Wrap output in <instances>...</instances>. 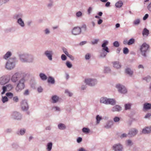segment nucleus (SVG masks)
<instances>
[{"instance_id": "obj_1", "label": "nucleus", "mask_w": 151, "mask_h": 151, "mask_svg": "<svg viewBox=\"0 0 151 151\" xmlns=\"http://www.w3.org/2000/svg\"><path fill=\"white\" fill-rule=\"evenodd\" d=\"M19 59L22 63H32L34 60V57L32 55L27 53L20 54Z\"/></svg>"}, {"instance_id": "obj_2", "label": "nucleus", "mask_w": 151, "mask_h": 151, "mask_svg": "<svg viewBox=\"0 0 151 151\" xmlns=\"http://www.w3.org/2000/svg\"><path fill=\"white\" fill-rule=\"evenodd\" d=\"M16 60L15 58H10L6 64L5 68L8 70L13 69L15 66Z\"/></svg>"}, {"instance_id": "obj_3", "label": "nucleus", "mask_w": 151, "mask_h": 151, "mask_svg": "<svg viewBox=\"0 0 151 151\" xmlns=\"http://www.w3.org/2000/svg\"><path fill=\"white\" fill-rule=\"evenodd\" d=\"M25 80L24 78H22L17 82L15 88L16 91L17 92H19L23 89L25 87L24 83Z\"/></svg>"}, {"instance_id": "obj_4", "label": "nucleus", "mask_w": 151, "mask_h": 151, "mask_svg": "<svg viewBox=\"0 0 151 151\" xmlns=\"http://www.w3.org/2000/svg\"><path fill=\"white\" fill-rule=\"evenodd\" d=\"M149 47V45L145 43H143L141 46L140 50L142 55L145 57L147 56L146 52Z\"/></svg>"}, {"instance_id": "obj_5", "label": "nucleus", "mask_w": 151, "mask_h": 151, "mask_svg": "<svg viewBox=\"0 0 151 151\" xmlns=\"http://www.w3.org/2000/svg\"><path fill=\"white\" fill-rule=\"evenodd\" d=\"M10 79V77L9 75H5L0 78V84L4 85L8 83Z\"/></svg>"}, {"instance_id": "obj_6", "label": "nucleus", "mask_w": 151, "mask_h": 151, "mask_svg": "<svg viewBox=\"0 0 151 151\" xmlns=\"http://www.w3.org/2000/svg\"><path fill=\"white\" fill-rule=\"evenodd\" d=\"M21 75L18 73H16L13 75L11 78V80L13 83L18 82L20 79Z\"/></svg>"}, {"instance_id": "obj_7", "label": "nucleus", "mask_w": 151, "mask_h": 151, "mask_svg": "<svg viewBox=\"0 0 151 151\" xmlns=\"http://www.w3.org/2000/svg\"><path fill=\"white\" fill-rule=\"evenodd\" d=\"M85 82L86 84L90 86H93L97 83V81L95 79H86L85 80Z\"/></svg>"}, {"instance_id": "obj_8", "label": "nucleus", "mask_w": 151, "mask_h": 151, "mask_svg": "<svg viewBox=\"0 0 151 151\" xmlns=\"http://www.w3.org/2000/svg\"><path fill=\"white\" fill-rule=\"evenodd\" d=\"M138 132V131L137 129L132 128L129 130L128 135L130 137H133L136 135Z\"/></svg>"}, {"instance_id": "obj_9", "label": "nucleus", "mask_w": 151, "mask_h": 151, "mask_svg": "<svg viewBox=\"0 0 151 151\" xmlns=\"http://www.w3.org/2000/svg\"><path fill=\"white\" fill-rule=\"evenodd\" d=\"M11 116L12 118L17 120L21 119L22 118L21 114L17 111L13 112L11 114Z\"/></svg>"}, {"instance_id": "obj_10", "label": "nucleus", "mask_w": 151, "mask_h": 151, "mask_svg": "<svg viewBox=\"0 0 151 151\" xmlns=\"http://www.w3.org/2000/svg\"><path fill=\"white\" fill-rule=\"evenodd\" d=\"M53 52L52 50H46L44 52V54L50 60H52V55H53Z\"/></svg>"}, {"instance_id": "obj_11", "label": "nucleus", "mask_w": 151, "mask_h": 151, "mask_svg": "<svg viewBox=\"0 0 151 151\" xmlns=\"http://www.w3.org/2000/svg\"><path fill=\"white\" fill-rule=\"evenodd\" d=\"M22 109L23 111H27L29 108L28 106L26 100H23L21 102Z\"/></svg>"}, {"instance_id": "obj_12", "label": "nucleus", "mask_w": 151, "mask_h": 151, "mask_svg": "<svg viewBox=\"0 0 151 151\" xmlns=\"http://www.w3.org/2000/svg\"><path fill=\"white\" fill-rule=\"evenodd\" d=\"M112 148L114 151H122L123 147L121 144L118 143L114 144Z\"/></svg>"}, {"instance_id": "obj_13", "label": "nucleus", "mask_w": 151, "mask_h": 151, "mask_svg": "<svg viewBox=\"0 0 151 151\" xmlns=\"http://www.w3.org/2000/svg\"><path fill=\"white\" fill-rule=\"evenodd\" d=\"M81 32V28L79 27H74L72 29V34L74 35L80 34Z\"/></svg>"}, {"instance_id": "obj_14", "label": "nucleus", "mask_w": 151, "mask_h": 151, "mask_svg": "<svg viewBox=\"0 0 151 151\" xmlns=\"http://www.w3.org/2000/svg\"><path fill=\"white\" fill-rule=\"evenodd\" d=\"M151 133V126L147 127L144 128L142 131V133L144 134H147Z\"/></svg>"}, {"instance_id": "obj_15", "label": "nucleus", "mask_w": 151, "mask_h": 151, "mask_svg": "<svg viewBox=\"0 0 151 151\" xmlns=\"http://www.w3.org/2000/svg\"><path fill=\"white\" fill-rule=\"evenodd\" d=\"M125 73L130 77H132L134 74L133 70L129 67H127L125 70Z\"/></svg>"}, {"instance_id": "obj_16", "label": "nucleus", "mask_w": 151, "mask_h": 151, "mask_svg": "<svg viewBox=\"0 0 151 151\" xmlns=\"http://www.w3.org/2000/svg\"><path fill=\"white\" fill-rule=\"evenodd\" d=\"M108 42L106 40H104L103 41V43L101 45V47H103L102 49L103 50H104L105 51L109 52V49L108 47L106 46V45L108 44Z\"/></svg>"}, {"instance_id": "obj_17", "label": "nucleus", "mask_w": 151, "mask_h": 151, "mask_svg": "<svg viewBox=\"0 0 151 151\" xmlns=\"http://www.w3.org/2000/svg\"><path fill=\"white\" fill-rule=\"evenodd\" d=\"M135 40L133 38L130 39L127 42L126 41L124 40L123 41L124 44H127L128 45H131L134 43Z\"/></svg>"}, {"instance_id": "obj_18", "label": "nucleus", "mask_w": 151, "mask_h": 151, "mask_svg": "<svg viewBox=\"0 0 151 151\" xmlns=\"http://www.w3.org/2000/svg\"><path fill=\"white\" fill-rule=\"evenodd\" d=\"M122 109V107L119 105H116L112 107L111 109V111L113 112L119 111Z\"/></svg>"}, {"instance_id": "obj_19", "label": "nucleus", "mask_w": 151, "mask_h": 151, "mask_svg": "<svg viewBox=\"0 0 151 151\" xmlns=\"http://www.w3.org/2000/svg\"><path fill=\"white\" fill-rule=\"evenodd\" d=\"M149 34V31L146 28H144L142 31L143 36L145 37H146L148 36Z\"/></svg>"}, {"instance_id": "obj_20", "label": "nucleus", "mask_w": 151, "mask_h": 151, "mask_svg": "<svg viewBox=\"0 0 151 151\" xmlns=\"http://www.w3.org/2000/svg\"><path fill=\"white\" fill-rule=\"evenodd\" d=\"M151 109V104L146 103L143 105L144 110H147Z\"/></svg>"}, {"instance_id": "obj_21", "label": "nucleus", "mask_w": 151, "mask_h": 151, "mask_svg": "<svg viewBox=\"0 0 151 151\" xmlns=\"http://www.w3.org/2000/svg\"><path fill=\"white\" fill-rule=\"evenodd\" d=\"M114 122L112 121H109L104 126L105 128L106 129L110 128L113 125Z\"/></svg>"}, {"instance_id": "obj_22", "label": "nucleus", "mask_w": 151, "mask_h": 151, "mask_svg": "<svg viewBox=\"0 0 151 151\" xmlns=\"http://www.w3.org/2000/svg\"><path fill=\"white\" fill-rule=\"evenodd\" d=\"M47 82L52 84H55V81L54 78L52 76H49L48 78Z\"/></svg>"}, {"instance_id": "obj_23", "label": "nucleus", "mask_w": 151, "mask_h": 151, "mask_svg": "<svg viewBox=\"0 0 151 151\" xmlns=\"http://www.w3.org/2000/svg\"><path fill=\"white\" fill-rule=\"evenodd\" d=\"M116 88L118 89V90L119 92L121 93H123L122 91V85L119 83L117 84L116 86Z\"/></svg>"}, {"instance_id": "obj_24", "label": "nucleus", "mask_w": 151, "mask_h": 151, "mask_svg": "<svg viewBox=\"0 0 151 151\" xmlns=\"http://www.w3.org/2000/svg\"><path fill=\"white\" fill-rule=\"evenodd\" d=\"M108 99L106 97H102L100 99V102L106 104H107Z\"/></svg>"}, {"instance_id": "obj_25", "label": "nucleus", "mask_w": 151, "mask_h": 151, "mask_svg": "<svg viewBox=\"0 0 151 151\" xmlns=\"http://www.w3.org/2000/svg\"><path fill=\"white\" fill-rule=\"evenodd\" d=\"M116 104V101L113 99H108L107 104H110L112 105H114Z\"/></svg>"}, {"instance_id": "obj_26", "label": "nucleus", "mask_w": 151, "mask_h": 151, "mask_svg": "<svg viewBox=\"0 0 151 151\" xmlns=\"http://www.w3.org/2000/svg\"><path fill=\"white\" fill-rule=\"evenodd\" d=\"M112 63L113 64V66L115 68L117 69H119L120 68L121 65L119 64V63L118 61L113 62Z\"/></svg>"}, {"instance_id": "obj_27", "label": "nucleus", "mask_w": 151, "mask_h": 151, "mask_svg": "<svg viewBox=\"0 0 151 151\" xmlns=\"http://www.w3.org/2000/svg\"><path fill=\"white\" fill-rule=\"evenodd\" d=\"M52 103H56L58 101L59 99V97L57 96L54 95L52 97Z\"/></svg>"}, {"instance_id": "obj_28", "label": "nucleus", "mask_w": 151, "mask_h": 151, "mask_svg": "<svg viewBox=\"0 0 151 151\" xmlns=\"http://www.w3.org/2000/svg\"><path fill=\"white\" fill-rule=\"evenodd\" d=\"M22 14L21 13H20L14 15V18L15 19H16L18 20L19 19H21V18L22 17Z\"/></svg>"}, {"instance_id": "obj_29", "label": "nucleus", "mask_w": 151, "mask_h": 151, "mask_svg": "<svg viewBox=\"0 0 151 151\" xmlns=\"http://www.w3.org/2000/svg\"><path fill=\"white\" fill-rule=\"evenodd\" d=\"M107 52H107L104 50H103V49H102V51L100 53V57L102 58L105 57Z\"/></svg>"}, {"instance_id": "obj_30", "label": "nucleus", "mask_w": 151, "mask_h": 151, "mask_svg": "<svg viewBox=\"0 0 151 151\" xmlns=\"http://www.w3.org/2000/svg\"><path fill=\"white\" fill-rule=\"evenodd\" d=\"M17 22L22 27H23L24 26V21L22 19H19L17 20Z\"/></svg>"}, {"instance_id": "obj_31", "label": "nucleus", "mask_w": 151, "mask_h": 151, "mask_svg": "<svg viewBox=\"0 0 151 151\" xmlns=\"http://www.w3.org/2000/svg\"><path fill=\"white\" fill-rule=\"evenodd\" d=\"M39 75L40 78L42 80L45 81L47 79V76L43 73H40Z\"/></svg>"}, {"instance_id": "obj_32", "label": "nucleus", "mask_w": 151, "mask_h": 151, "mask_svg": "<svg viewBox=\"0 0 151 151\" xmlns=\"http://www.w3.org/2000/svg\"><path fill=\"white\" fill-rule=\"evenodd\" d=\"M58 127L59 129L60 130H64L66 128L65 125L62 123H60L58 125Z\"/></svg>"}, {"instance_id": "obj_33", "label": "nucleus", "mask_w": 151, "mask_h": 151, "mask_svg": "<svg viewBox=\"0 0 151 151\" xmlns=\"http://www.w3.org/2000/svg\"><path fill=\"white\" fill-rule=\"evenodd\" d=\"M132 105V104L130 103L125 104L124 105L125 109V110L130 109Z\"/></svg>"}, {"instance_id": "obj_34", "label": "nucleus", "mask_w": 151, "mask_h": 151, "mask_svg": "<svg viewBox=\"0 0 151 151\" xmlns=\"http://www.w3.org/2000/svg\"><path fill=\"white\" fill-rule=\"evenodd\" d=\"M151 79V77L149 76H146L143 77L142 78V80H145L147 82H149Z\"/></svg>"}, {"instance_id": "obj_35", "label": "nucleus", "mask_w": 151, "mask_h": 151, "mask_svg": "<svg viewBox=\"0 0 151 151\" xmlns=\"http://www.w3.org/2000/svg\"><path fill=\"white\" fill-rule=\"evenodd\" d=\"M52 146V143L50 142L48 143L47 145V150L48 151H50Z\"/></svg>"}, {"instance_id": "obj_36", "label": "nucleus", "mask_w": 151, "mask_h": 151, "mask_svg": "<svg viewBox=\"0 0 151 151\" xmlns=\"http://www.w3.org/2000/svg\"><path fill=\"white\" fill-rule=\"evenodd\" d=\"M140 22V20L139 19H135L133 21V23L134 25H138Z\"/></svg>"}, {"instance_id": "obj_37", "label": "nucleus", "mask_w": 151, "mask_h": 151, "mask_svg": "<svg viewBox=\"0 0 151 151\" xmlns=\"http://www.w3.org/2000/svg\"><path fill=\"white\" fill-rule=\"evenodd\" d=\"M123 5V2L122 1H119L115 4V6L116 7L120 8Z\"/></svg>"}, {"instance_id": "obj_38", "label": "nucleus", "mask_w": 151, "mask_h": 151, "mask_svg": "<svg viewBox=\"0 0 151 151\" xmlns=\"http://www.w3.org/2000/svg\"><path fill=\"white\" fill-rule=\"evenodd\" d=\"M126 144L127 145L129 146H131L133 145V143L131 140L128 139L126 141Z\"/></svg>"}, {"instance_id": "obj_39", "label": "nucleus", "mask_w": 151, "mask_h": 151, "mask_svg": "<svg viewBox=\"0 0 151 151\" xmlns=\"http://www.w3.org/2000/svg\"><path fill=\"white\" fill-rule=\"evenodd\" d=\"M11 55V52H8L4 56V58L5 59H6L9 57Z\"/></svg>"}, {"instance_id": "obj_40", "label": "nucleus", "mask_w": 151, "mask_h": 151, "mask_svg": "<svg viewBox=\"0 0 151 151\" xmlns=\"http://www.w3.org/2000/svg\"><path fill=\"white\" fill-rule=\"evenodd\" d=\"M83 132L86 134L88 133L90 131V129L84 127L82 129Z\"/></svg>"}, {"instance_id": "obj_41", "label": "nucleus", "mask_w": 151, "mask_h": 151, "mask_svg": "<svg viewBox=\"0 0 151 151\" xmlns=\"http://www.w3.org/2000/svg\"><path fill=\"white\" fill-rule=\"evenodd\" d=\"M25 129H22L20 130L19 132H17V134H19V133H20V135H22L24 134L25 133Z\"/></svg>"}, {"instance_id": "obj_42", "label": "nucleus", "mask_w": 151, "mask_h": 151, "mask_svg": "<svg viewBox=\"0 0 151 151\" xmlns=\"http://www.w3.org/2000/svg\"><path fill=\"white\" fill-rule=\"evenodd\" d=\"M129 52V49L126 47L123 48V53L125 55L127 54Z\"/></svg>"}, {"instance_id": "obj_43", "label": "nucleus", "mask_w": 151, "mask_h": 151, "mask_svg": "<svg viewBox=\"0 0 151 151\" xmlns=\"http://www.w3.org/2000/svg\"><path fill=\"white\" fill-rule=\"evenodd\" d=\"M6 95L10 99L13 97V94L12 93L10 92H8L6 93Z\"/></svg>"}, {"instance_id": "obj_44", "label": "nucleus", "mask_w": 151, "mask_h": 151, "mask_svg": "<svg viewBox=\"0 0 151 151\" xmlns=\"http://www.w3.org/2000/svg\"><path fill=\"white\" fill-rule=\"evenodd\" d=\"M1 100L3 103H4L8 101V99L7 97L5 96L2 97Z\"/></svg>"}, {"instance_id": "obj_45", "label": "nucleus", "mask_w": 151, "mask_h": 151, "mask_svg": "<svg viewBox=\"0 0 151 151\" xmlns=\"http://www.w3.org/2000/svg\"><path fill=\"white\" fill-rule=\"evenodd\" d=\"M66 65L69 68H71L72 66L71 63L69 61H67L66 63Z\"/></svg>"}, {"instance_id": "obj_46", "label": "nucleus", "mask_w": 151, "mask_h": 151, "mask_svg": "<svg viewBox=\"0 0 151 151\" xmlns=\"http://www.w3.org/2000/svg\"><path fill=\"white\" fill-rule=\"evenodd\" d=\"M7 88L6 86H3L2 88V89L3 90V91L1 92V94H4L5 92L6 91Z\"/></svg>"}, {"instance_id": "obj_47", "label": "nucleus", "mask_w": 151, "mask_h": 151, "mask_svg": "<svg viewBox=\"0 0 151 151\" xmlns=\"http://www.w3.org/2000/svg\"><path fill=\"white\" fill-rule=\"evenodd\" d=\"M6 86L9 90H10L13 88V86L11 84H9Z\"/></svg>"}, {"instance_id": "obj_48", "label": "nucleus", "mask_w": 151, "mask_h": 151, "mask_svg": "<svg viewBox=\"0 0 151 151\" xmlns=\"http://www.w3.org/2000/svg\"><path fill=\"white\" fill-rule=\"evenodd\" d=\"M111 70L110 68L108 67H105L104 72L105 73H109L110 72Z\"/></svg>"}, {"instance_id": "obj_49", "label": "nucleus", "mask_w": 151, "mask_h": 151, "mask_svg": "<svg viewBox=\"0 0 151 151\" xmlns=\"http://www.w3.org/2000/svg\"><path fill=\"white\" fill-rule=\"evenodd\" d=\"M113 120L114 122H117L120 121V118L118 117L115 116Z\"/></svg>"}, {"instance_id": "obj_50", "label": "nucleus", "mask_w": 151, "mask_h": 151, "mask_svg": "<svg viewBox=\"0 0 151 151\" xmlns=\"http://www.w3.org/2000/svg\"><path fill=\"white\" fill-rule=\"evenodd\" d=\"M9 0H0V5H2L3 4H5Z\"/></svg>"}, {"instance_id": "obj_51", "label": "nucleus", "mask_w": 151, "mask_h": 151, "mask_svg": "<svg viewBox=\"0 0 151 151\" xmlns=\"http://www.w3.org/2000/svg\"><path fill=\"white\" fill-rule=\"evenodd\" d=\"M102 118L99 115L96 116V119L97 123H99L100 120Z\"/></svg>"}, {"instance_id": "obj_52", "label": "nucleus", "mask_w": 151, "mask_h": 151, "mask_svg": "<svg viewBox=\"0 0 151 151\" xmlns=\"http://www.w3.org/2000/svg\"><path fill=\"white\" fill-rule=\"evenodd\" d=\"M13 100L15 102H17L19 101V98L17 96H14L13 97Z\"/></svg>"}, {"instance_id": "obj_53", "label": "nucleus", "mask_w": 151, "mask_h": 151, "mask_svg": "<svg viewBox=\"0 0 151 151\" xmlns=\"http://www.w3.org/2000/svg\"><path fill=\"white\" fill-rule=\"evenodd\" d=\"M128 90L127 88L123 86V94H126L127 93Z\"/></svg>"}, {"instance_id": "obj_54", "label": "nucleus", "mask_w": 151, "mask_h": 151, "mask_svg": "<svg viewBox=\"0 0 151 151\" xmlns=\"http://www.w3.org/2000/svg\"><path fill=\"white\" fill-rule=\"evenodd\" d=\"M63 52L64 53L67 55V56L69 54V53H68L67 49L65 48H63Z\"/></svg>"}, {"instance_id": "obj_55", "label": "nucleus", "mask_w": 151, "mask_h": 151, "mask_svg": "<svg viewBox=\"0 0 151 151\" xmlns=\"http://www.w3.org/2000/svg\"><path fill=\"white\" fill-rule=\"evenodd\" d=\"M113 45L114 46L117 47L119 46V43L117 41H115L113 43Z\"/></svg>"}, {"instance_id": "obj_56", "label": "nucleus", "mask_w": 151, "mask_h": 151, "mask_svg": "<svg viewBox=\"0 0 151 151\" xmlns=\"http://www.w3.org/2000/svg\"><path fill=\"white\" fill-rule=\"evenodd\" d=\"M99 41V39H95L93 41L91 42V43L93 45L97 44Z\"/></svg>"}, {"instance_id": "obj_57", "label": "nucleus", "mask_w": 151, "mask_h": 151, "mask_svg": "<svg viewBox=\"0 0 151 151\" xmlns=\"http://www.w3.org/2000/svg\"><path fill=\"white\" fill-rule=\"evenodd\" d=\"M65 93H68V95L70 96H71L73 95V93L70 92L67 89H66L65 90Z\"/></svg>"}, {"instance_id": "obj_58", "label": "nucleus", "mask_w": 151, "mask_h": 151, "mask_svg": "<svg viewBox=\"0 0 151 151\" xmlns=\"http://www.w3.org/2000/svg\"><path fill=\"white\" fill-rule=\"evenodd\" d=\"M24 95L25 96H27L29 94V91L28 89L25 90L24 93Z\"/></svg>"}, {"instance_id": "obj_59", "label": "nucleus", "mask_w": 151, "mask_h": 151, "mask_svg": "<svg viewBox=\"0 0 151 151\" xmlns=\"http://www.w3.org/2000/svg\"><path fill=\"white\" fill-rule=\"evenodd\" d=\"M61 58L63 60H65L67 59V57L64 54H62L61 56Z\"/></svg>"}, {"instance_id": "obj_60", "label": "nucleus", "mask_w": 151, "mask_h": 151, "mask_svg": "<svg viewBox=\"0 0 151 151\" xmlns=\"http://www.w3.org/2000/svg\"><path fill=\"white\" fill-rule=\"evenodd\" d=\"M53 1H50V3L47 5V7L49 8H51L53 5Z\"/></svg>"}, {"instance_id": "obj_61", "label": "nucleus", "mask_w": 151, "mask_h": 151, "mask_svg": "<svg viewBox=\"0 0 151 151\" xmlns=\"http://www.w3.org/2000/svg\"><path fill=\"white\" fill-rule=\"evenodd\" d=\"M82 15V13L80 11H79L76 13V16L77 17H79Z\"/></svg>"}, {"instance_id": "obj_62", "label": "nucleus", "mask_w": 151, "mask_h": 151, "mask_svg": "<svg viewBox=\"0 0 151 151\" xmlns=\"http://www.w3.org/2000/svg\"><path fill=\"white\" fill-rule=\"evenodd\" d=\"M91 58V55L89 53L85 55V59L86 60L89 59Z\"/></svg>"}, {"instance_id": "obj_63", "label": "nucleus", "mask_w": 151, "mask_h": 151, "mask_svg": "<svg viewBox=\"0 0 151 151\" xmlns=\"http://www.w3.org/2000/svg\"><path fill=\"white\" fill-rule=\"evenodd\" d=\"M68 56L71 60H74V58L73 56L72 55H70L69 54L67 56Z\"/></svg>"}, {"instance_id": "obj_64", "label": "nucleus", "mask_w": 151, "mask_h": 151, "mask_svg": "<svg viewBox=\"0 0 151 151\" xmlns=\"http://www.w3.org/2000/svg\"><path fill=\"white\" fill-rule=\"evenodd\" d=\"M147 8L148 10L151 12V3L148 5Z\"/></svg>"}]
</instances>
